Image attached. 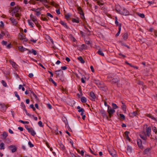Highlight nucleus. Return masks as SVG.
I'll use <instances>...</instances> for the list:
<instances>
[{"label": "nucleus", "mask_w": 157, "mask_h": 157, "mask_svg": "<svg viewBox=\"0 0 157 157\" xmlns=\"http://www.w3.org/2000/svg\"><path fill=\"white\" fill-rule=\"evenodd\" d=\"M32 51L31 53H32L34 55H36L37 54L36 51V50H34L33 49H32Z\"/></svg>", "instance_id": "obj_50"}, {"label": "nucleus", "mask_w": 157, "mask_h": 157, "mask_svg": "<svg viewBox=\"0 0 157 157\" xmlns=\"http://www.w3.org/2000/svg\"><path fill=\"white\" fill-rule=\"evenodd\" d=\"M1 82L2 84L5 87H6L7 86V84L4 81V80H2L1 81Z\"/></svg>", "instance_id": "obj_47"}, {"label": "nucleus", "mask_w": 157, "mask_h": 157, "mask_svg": "<svg viewBox=\"0 0 157 157\" xmlns=\"http://www.w3.org/2000/svg\"><path fill=\"white\" fill-rule=\"evenodd\" d=\"M47 16H49L52 18L53 17V15L49 13H47Z\"/></svg>", "instance_id": "obj_55"}, {"label": "nucleus", "mask_w": 157, "mask_h": 157, "mask_svg": "<svg viewBox=\"0 0 157 157\" xmlns=\"http://www.w3.org/2000/svg\"><path fill=\"white\" fill-rule=\"evenodd\" d=\"M107 112L109 113V117L110 118L113 115V113L115 112V111L114 109H112L111 107L109 106H108Z\"/></svg>", "instance_id": "obj_4"}, {"label": "nucleus", "mask_w": 157, "mask_h": 157, "mask_svg": "<svg viewBox=\"0 0 157 157\" xmlns=\"http://www.w3.org/2000/svg\"><path fill=\"white\" fill-rule=\"evenodd\" d=\"M38 124L39 126L40 127H42L43 126V125L42 124V123L41 121H40L38 122Z\"/></svg>", "instance_id": "obj_51"}, {"label": "nucleus", "mask_w": 157, "mask_h": 157, "mask_svg": "<svg viewBox=\"0 0 157 157\" xmlns=\"http://www.w3.org/2000/svg\"><path fill=\"white\" fill-rule=\"evenodd\" d=\"M1 136L3 137L2 139H5L8 136V133L6 132H4Z\"/></svg>", "instance_id": "obj_13"}, {"label": "nucleus", "mask_w": 157, "mask_h": 157, "mask_svg": "<svg viewBox=\"0 0 157 157\" xmlns=\"http://www.w3.org/2000/svg\"><path fill=\"white\" fill-rule=\"evenodd\" d=\"M11 44H8V45L6 46V48H7L9 49V48H11Z\"/></svg>", "instance_id": "obj_62"}, {"label": "nucleus", "mask_w": 157, "mask_h": 157, "mask_svg": "<svg viewBox=\"0 0 157 157\" xmlns=\"http://www.w3.org/2000/svg\"><path fill=\"white\" fill-rule=\"evenodd\" d=\"M137 143L138 146L141 148L143 147L141 141L140 140H137Z\"/></svg>", "instance_id": "obj_18"}, {"label": "nucleus", "mask_w": 157, "mask_h": 157, "mask_svg": "<svg viewBox=\"0 0 157 157\" xmlns=\"http://www.w3.org/2000/svg\"><path fill=\"white\" fill-rule=\"evenodd\" d=\"M28 132L30 133L31 135L33 136H34L36 134V133L32 128H30L29 129L28 131Z\"/></svg>", "instance_id": "obj_10"}, {"label": "nucleus", "mask_w": 157, "mask_h": 157, "mask_svg": "<svg viewBox=\"0 0 157 157\" xmlns=\"http://www.w3.org/2000/svg\"><path fill=\"white\" fill-rule=\"evenodd\" d=\"M112 105L113 108V109H117L118 108V107L117 105L114 103H112Z\"/></svg>", "instance_id": "obj_39"}, {"label": "nucleus", "mask_w": 157, "mask_h": 157, "mask_svg": "<svg viewBox=\"0 0 157 157\" xmlns=\"http://www.w3.org/2000/svg\"><path fill=\"white\" fill-rule=\"evenodd\" d=\"M132 151V147L130 146H128L127 148L126 153L128 155L130 154Z\"/></svg>", "instance_id": "obj_9"}, {"label": "nucleus", "mask_w": 157, "mask_h": 157, "mask_svg": "<svg viewBox=\"0 0 157 157\" xmlns=\"http://www.w3.org/2000/svg\"><path fill=\"white\" fill-rule=\"evenodd\" d=\"M121 24H119V25L118 27L119 31L116 35V36L117 37L119 36L121 29Z\"/></svg>", "instance_id": "obj_17"}, {"label": "nucleus", "mask_w": 157, "mask_h": 157, "mask_svg": "<svg viewBox=\"0 0 157 157\" xmlns=\"http://www.w3.org/2000/svg\"><path fill=\"white\" fill-rule=\"evenodd\" d=\"M108 151L110 154L112 156V157H117V155L116 154V152L113 149L108 150Z\"/></svg>", "instance_id": "obj_6"}, {"label": "nucleus", "mask_w": 157, "mask_h": 157, "mask_svg": "<svg viewBox=\"0 0 157 157\" xmlns=\"http://www.w3.org/2000/svg\"><path fill=\"white\" fill-rule=\"evenodd\" d=\"M147 116L149 117V118H151L152 119H153V120H155V121H156L155 118V117H153L151 116V115H148Z\"/></svg>", "instance_id": "obj_53"}, {"label": "nucleus", "mask_w": 157, "mask_h": 157, "mask_svg": "<svg viewBox=\"0 0 157 157\" xmlns=\"http://www.w3.org/2000/svg\"><path fill=\"white\" fill-rule=\"evenodd\" d=\"M90 95L92 98L94 99L96 98V96L94 94L92 91H91L90 92Z\"/></svg>", "instance_id": "obj_24"}, {"label": "nucleus", "mask_w": 157, "mask_h": 157, "mask_svg": "<svg viewBox=\"0 0 157 157\" xmlns=\"http://www.w3.org/2000/svg\"><path fill=\"white\" fill-rule=\"evenodd\" d=\"M97 53L99 55L102 56H104V53L101 50L99 49V50L98 51Z\"/></svg>", "instance_id": "obj_30"}, {"label": "nucleus", "mask_w": 157, "mask_h": 157, "mask_svg": "<svg viewBox=\"0 0 157 157\" xmlns=\"http://www.w3.org/2000/svg\"><path fill=\"white\" fill-rule=\"evenodd\" d=\"M47 106L48 107V108L50 109H51L52 108V107L51 105L50 104H48L47 105Z\"/></svg>", "instance_id": "obj_58"}, {"label": "nucleus", "mask_w": 157, "mask_h": 157, "mask_svg": "<svg viewBox=\"0 0 157 157\" xmlns=\"http://www.w3.org/2000/svg\"><path fill=\"white\" fill-rule=\"evenodd\" d=\"M59 148L63 151H64L65 150V148L64 145L62 143H59Z\"/></svg>", "instance_id": "obj_21"}, {"label": "nucleus", "mask_w": 157, "mask_h": 157, "mask_svg": "<svg viewBox=\"0 0 157 157\" xmlns=\"http://www.w3.org/2000/svg\"><path fill=\"white\" fill-rule=\"evenodd\" d=\"M19 10V7L18 6H15V8L13 9V10H12V13H13L12 14L13 16V17L14 16L15 17H17V20H19V19L20 18V16H21L20 14L17 13L18 12Z\"/></svg>", "instance_id": "obj_2"}, {"label": "nucleus", "mask_w": 157, "mask_h": 157, "mask_svg": "<svg viewBox=\"0 0 157 157\" xmlns=\"http://www.w3.org/2000/svg\"><path fill=\"white\" fill-rule=\"evenodd\" d=\"M102 115L104 117H106L107 120H109V117L106 114L105 112H104L102 113Z\"/></svg>", "instance_id": "obj_31"}, {"label": "nucleus", "mask_w": 157, "mask_h": 157, "mask_svg": "<svg viewBox=\"0 0 157 157\" xmlns=\"http://www.w3.org/2000/svg\"><path fill=\"white\" fill-rule=\"evenodd\" d=\"M94 83H95L97 85L99 86L101 85L99 81L95 80L94 81Z\"/></svg>", "instance_id": "obj_44"}, {"label": "nucleus", "mask_w": 157, "mask_h": 157, "mask_svg": "<svg viewBox=\"0 0 157 157\" xmlns=\"http://www.w3.org/2000/svg\"><path fill=\"white\" fill-rule=\"evenodd\" d=\"M18 49L19 51L21 52H24L25 51L27 50V49L23 47L22 46H19L18 47Z\"/></svg>", "instance_id": "obj_12"}, {"label": "nucleus", "mask_w": 157, "mask_h": 157, "mask_svg": "<svg viewBox=\"0 0 157 157\" xmlns=\"http://www.w3.org/2000/svg\"><path fill=\"white\" fill-rule=\"evenodd\" d=\"M55 72L56 75V78L58 77L61 78L62 77H63V72L61 70L56 71H55Z\"/></svg>", "instance_id": "obj_5"}, {"label": "nucleus", "mask_w": 157, "mask_h": 157, "mask_svg": "<svg viewBox=\"0 0 157 157\" xmlns=\"http://www.w3.org/2000/svg\"><path fill=\"white\" fill-rule=\"evenodd\" d=\"M60 23L65 28H66L67 29H68V28L67 25V23L61 20Z\"/></svg>", "instance_id": "obj_15"}, {"label": "nucleus", "mask_w": 157, "mask_h": 157, "mask_svg": "<svg viewBox=\"0 0 157 157\" xmlns=\"http://www.w3.org/2000/svg\"><path fill=\"white\" fill-rule=\"evenodd\" d=\"M122 104L123 105L122 106V109L124 111H126V106H125V104L122 102Z\"/></svg>", "instance_id": "obj_36"}, {"label": "nucleus", "mask_w": 157, "mask_h": 157, "mask_svg": "<svg viewBox=\"0 0 157 157\" xmlns=\"http://www.w3.org/2000/svg\"><path fill=\"white\" fill-rule=\"evenodd\" d=\"M152 129L153 131L155 132V134H157V129L156 127H152Z\"/></svg>", "instance_id": "obj_42"}, {"label": "nucleus", "mask_w": 157, "mask_h": 157, "mask_svg": "<svg viewBox=\"0 0 157 157\" xmlns=\"http://www.w3.org/2000/svg\"><path fill=\"white\" fill-rule=\"evenodd\" d=\"M81 101L82 103H86L87 101L86 98L84 97H82L81 98Z\"/></svg>", "instance_id": "obj_27"}, {"label": "nucleus", "mask_w": 157, "mask_h": 157, "mask_svg": "<svg viewBox=\"0 0 157 157\" xmlns=\"http://www.w3.org/2000/svg\"><path fill=\"white\" fill-rule=\"evenodd\" d=\"M120 6H117L116 7L115 9L116 12L123 15H127L129 14V12L128 10L124 8H121V10H118V7Z\"/></svg>", "instance_id": "obj_1"}, {"label": "nucleus", "mask_w": 157, "mask_h": 157, "mask_svg": "<svg viewBox=\"0 0 157 157\" xmlns=\"http://www.w3.org/2000/svg\"><path fill=\"white\" fill-rule=\"evenodd\" d=\"M33 73H30L29 74V77L30 78H32L33 77Z\"/></svg>", "instance_id": "obj_64"}, {"label": "nucleus", "mask_w": 157, "mask_h": 157, "mask_svg": "<svg viewBox=\"0 0 157 157\" xmlns=\"http://www.w3.org/2000/svg\"><path fill=\"white\" fill-rule=\"evenodd\" d=\"M19 36L20 39L21 40H23L25 39V36L22 33H19Z\"/></svg>", "instance_id": "obj_16"}, {"label": "nucleus", "mask_w": 157, "mask_h": 157, "mask_svg": "<svg viewBox=\"0 0 157 157\" xmlns=\"http://www.w3.org/2000/svg\"><path fill=\"white\" fill-rule=\"evenodd\" d=\"M79 13L80 14V16L81 17V18L83 20L84 19H85V17L84 15V13L83 12V11L82 10H81L80 11H79Z\"/></svg>", "instance_id": "obj_14"}, {"label": "nucleus", "mask_w": 157, "mask_h": 157, "mask_svg": "<svg viewBox=\"0 0 157 157\" xmlns=\"http://www.w3.org/2000/svg\"><path fill=\"white\" fill-rule=\"evenodd\" d=\"M81 48L84 49H86L87 48V46L84 44H82L81 46Z\"/></svg>", "instance_id": "obj_43"}, {"label": "nucleus", "mask_w": 157, "mask_h": 157, "mask_svg": "<svg viewBox=\"0 0 157 157\" xmlns=\"http://www.w3.org/2000/svg\"><path fill=\"white\" fill-rule=\"evenodd\" d=\"M33 95L34 97L36 99V101H39V100L38 99V98L37 96H36V95L35 94V93H33Z\"/></svg>", "instance_id": "obj_46"}, {"label": "nucleus", "mask_w": 157, "mask_h": 157, "mask_svg": "<svg viewBox=\"0 0 157 157\" xmlns=\"http://www.w3.org/2000/svg\"><path fill=\"white\" fill-rule=\"evenodd\" d=\"M21 107H23L24 108V109L25 108V105H24L23 102H21Z\"/></svg>", "instance_id": "obj_56"}, {"label": "nucleus", "mask_w": 157, "mask_h": 157, "mask_svg": "<svg viewBox=\"0 0 157 157\" xmlns=\"http://www.w3.org/2000/svg\"><path fill=\"white\" fill-rule=\"evenodd\" d=\"M96 22L98 23L99 24L102 26H104L105 25L104 23L101 22V20H97V21H96Z\"/></svg>", "instance_id": "obj_33"}, {"label": "nucleus", "mask_w": 157, "mask_h": 157, "mask_svg": "<svg viewBox=\"0 0 157 157\" xmlns=\"http://www.w3.org/2000/svg\"><path fill=\"white\" fill-rule=\"evenodd\" d=\"M28 144L30 147H33L34 146V145L32 144L30 141L29 142Z\"/></svg>", "instance_id": "obj_48"}, {"label": "nucleus", "mask_w": 157, "mask_h": 157, "mask_svg": "<svg viewBox=\"0 0 157 157\" xmlns=\"http://www.w3.org/2000/svg\"><path fill=\"white\" fill-rule=\"evenodd\" d=\"M4 144L3 143H2L0 144V149H4Z\"/></svg>", "instance_id": "obj_40"}, {"label": "nucleus", "mask_w": 157, "mask_h": 157, "mask_svg": "<svg viewBox=\"0 0 157 157\" xmlns=\"http://www.w3.org/2000/svg\"><path fill=\"white\" fill-rule=\"evenodd\" d=\"M77 109H78V112H85L83 108H81L80 106H78L77 108Z\"/></svg>", "instance_id": "obj_20"}, {"label": "nucleus", "mask_w": 157, "mask_h": 157, "mask_svg": "<svg viewBox=\"0 0 157 157\" xmlns=\"http://www.w3.org/2000/svg\"><path fill=\"white\" fill-rule=\"evenodd\" d=\"M67 67L66 66H63L62 67H61V69L63 70H65L67 69Z\"/></svg>", "instance_id": "obj_63"}, {"label": "nucleus", "mask_w": 157, "mask_h": 157, "mask_svg": "<svg viewBox=\"0 0 157 157\" xmlns=\"http://www.w3.org/2000/svg\"><path fill=\"white\" fill-rule=\"evenodd\" d=\"M6 37H8L9 36L8 33L7 32H5V35Z\"/></svg>", "instance_id": "obj_59"}, {"label": "nucleus", "mask_w": 157, "mask_h": 157, "mask_svg": "<svg viewBox=\"0 0 157 157\" xmlns=\"http://www.w3.org/2000/svg\"><path fill=\"white\" fill-rule=\"evenodd\" d=\"M85 43L86 44L88 45L91 44L90 43V40L89 38H86L85 40Z\"/></svg>", "instance_id": "obj_22"}, {"label": "nucleus", "mask_w": 157, "mask_h": 157, "mask_svg": "<svg viewBox=\"0 0 157 157\" xmlns=\"http://www.w3.org/2000/svg\"><path fill=\"white\" fill-rule=\"evenodd\" d=\"M49 81L50 82H52L54 84L55 86H57L56 83L54 81V80L52 78H49Z\"/></svg>", "instance_id": "obj_26"}, {"label": "nucleus", "mask_w": 157, "mask_h": 157, "mask_svg": "<svg viewBox=\"0 0 157 157\" xmlns=\"http://www.w3.org/2000/svg\"><path fill=\"white\" fill-rule=\"evenodd\" d=\"M11 22L12 23V24L14 25H16L17 24V21L16 20H11Z\"/></svg>", "instance_id": "obj_45"}, {"label": "nucleus", "mask_w": 157, "mask_h": 157, "mask_svg": "<svg viewBox=\"0 0 157 157\" xmlns=\"http://www.w3.org/2000/svg\"><path fill=\"white\" fill-rule=\"evenodd\" d=\"M28 23L29 25H30L31 27H33V25L34 23L36 25L37 27L40 28L41 26L38 23V20H28Z\"/></svg>", "instance_id": "obj_3"}, {"label": "nucleus", "mask_w": 157, "mask_h": 157, "mask_svg": "<svg viewBox=\"0 0 157 157\" xmlns=\"http://www.w3.org/2000/svg\"><path fill=\"white\" fill-rule=\"evenodd\" d=\"M7 108V107L6 105H5V104H0V109L3 110L4 111H5Z\"/></svg>", "instance_id": "obj_11"}, {"label": "nucleus", "mask_w": 157, "mask_h": 157, "mask_svg": "<svg viewBox=\"0 0 157 157\" xmlns=\"http://www.w3.org/2000/svg\"><path fill=\"white\" fill-rule=\"evenodd\" d=\"M123 37L124 40H126L128 39V33H124L123 36Z\"/></svg>", "instance_id": "obj_25"}, {"label": "nucleus", "mask_w": 157, "mask_h": 157, "mask_svg": "<svg viewBox=\"0 0 157 157\" xmlns=\"http://www.w3.org/2000/svg\"><path fill=\"white\" fill-rule=\"evenodd\" d=\"M137 14L142 18H144L145 17V15L143 13H137Z\"/></svg>", "instance_id": "obj_29"}, {"label": "nucleus", "mask_w": 157, "mask_h": 157, "mask_svg": "<svg viewBox=\"0 0 157 157\" xmlns=\"http://www.w3.org/2000/svg\"><path fill=\"white\" fill-rule=\"evenodd\" d=\"M7 42L6 41H5L4 40H2V42L1 44L3 45H6L7 44Z\"/></svg>", "instance_id": "obj_49"}, {"label": "nucleus", "mask_w": 157, "mask_h": 157, "mask_svg": "<svg viewBox=\"0 0 157 157\" xmlns=\"http://www.w3.org/2000/svg\"><path fill=\"white\" fill-rule=\"evenodd\" d=\"M77 151L78 153L81 154L82 156H83L84 152L82 150L80 151V150L78 149L77 150Z\"/></svg>", "instance_id": "obj_34"}, {"label": "nucleus", "mask_w": 157, "mask_h": 157, "mask_svg": "<svg viewBox=\"0 0 157 157\" xmlns=\"http://www.w3.org/2000/svg\"><path fill=\"white\" fill-rule=\"evenodd\" d=\"M37 40H34L33 39H32L30 40V41L33 42L35 43H36Z\"/></svg>", "instance_id": "obj_61"}, {"label": "nucleus", "mask_w": 157, "mask_h": 157, "mask_svg": "<svg viewBox=\"0 0 157 157\" xmlns=\"http://www.w3.org/2000/svg\"><path fill=\"white\" fill-rule=\"evenodd\" d=\"M19 122L21 123H22V124H28L29 123V121H23L22 120H19Z\"/></svg>", "instance_id": "obj_41"}, {"label": "nucleus", "mask_w": 157, "mask_h": 157, "mask_svg": "<svg viewBox=\"0 0 157 157\" xmlns=\"http://www.w3.org/2000/svg\"><path fill=\"white\" fill-rule=\"evenodd\" d=\"M8 147L9 149L13 153L15 152L17 150V148L15 146L11 145L10 146Z\"/></svg>", "instance_id": "obj_7"}, {"label": "nucleus", "mask_w": 157, "mask_h": 157, "mask_svg": "<svg viewBox=\"0 0 157 157\" xmlns=\"http://www.w3.org/2000/svg\"><path fill=\"white\" fill-rule=\"evenodd\" d=\"M129 133V132L128 131H126L124 134L125 135V137L128 136V134Z\"/></svg>", "instance_id": "obj_57"}, {"label": "nucleus", "mask_w": 157, "mask_h": 157, "mask_svg": "<svg viewBox=\"0 0 157 157\" xmlns=\"http://www.w3.org/2000/svg\"><path fill=\"white\" fill-rule=\"evenodd\" d=\"M65 18L67 19H68L70 18V15L68 14H66L65 15Z\"/></svg>", "instance_id": "obj_52"}, {"label": "nucleus", "mask_w": 157, "mask_h": 157, "mask_svg": "<svg viewBox=\"0 0 157 157\" xmlns=\"http://www.w3.org/2000/svg\"><path fill=\"white\" fill-rule=\"evenodd\" d=\"M151 128L150 127H147L146 129V135L148 137H149L151 134Z\"/></svg>", "instance_id": "obj_8"}, {"label": "nucleus", "mask_w": 157, "mask_h": 157, "mask_svg": "<svg viewBox=\"0 0 157 157\" xmlns=\"http://www.w3.org/2000/svg\"><path fill=\"white\" fill-rule=\"evenodd\" d=\"M131 115H130V117H134L136 116V115L137 114V113L136 111H133L132 113H130Z\"/></svg>", "instance_id": "obj_19"}, {"label": "nucleus", "mask_w": 157, "mask_h": 157, "mask_svg": "<svg viewBox=\"0 0 157 157\" xmlns=\"http://www.w3.org/2000/svg\"><path fill=\"white\" fill-rule=\"evenodd\" d=\"M144 135L142 136V135H140V137L143 140H146L147 139V135H146L145 132H144Z\"/></svg>", "instance_id": "obj_23"}, {"label": "nucleus", "mask_w": 157, "mask_h": 157, "mask_svg": "<svg viewBox=\"0 0 157 157\" xmlns=\"http://www.w3.org/2000/svg\"><path fill=\"white\" fill-rule=\"evenodd\" d=\"M150 150L151 149L150 148H147L144 150V152L145 154H147L150 152Z\"/></svg>", "instance_id": "obj_32"}, {"label": "nucleus", "mask_w": 157, "mask_h": 157, "mask_svg": "<svg viewBox=\"0 0 157 157\" xmlns=\"http://www.w3.org/2000/svg\"><path fill=\"white\" fill-rule=\"evenodd\" d=\"M48 72L51 75H50V77H52L53 76V74L52 73L51 71H48Z\"/></svg>", "instance_id": "obj_60"}, {"label": "nucleus", "mask_w": 157, "mask_h": 157, "mask_svg": "<svg viewBox=\"0 0 157 157\" xmlns=\"http://www.w3.org/2000/svg\"><path fill=\"white\" fill-rule=\"evenodd\" d=\"M10 62L11 64L13 67L14 68L17 67V65L16 64V63L13 62L11 61V62L10 60Z\"/></svg>", "instance_id": "obj_38"}, {"label": "nucleus", "mask_w": 157, "mask_h": 157, "mask_svg": "<svg viewBox=\"0 0 157 157\" xmlns=\"http://www.w3.org/2000/svg\"><path fill=\"white\" fill-rule=\"evenodd\" d=\"M1 24L0 25V27L2 28L4 26V24L2 21L0 22Z\"/></svg>", "instance_id": "obj_54"}, {"label": "nucleus", "mask_w": 157, "mask_h": 157, "mask_svg": "<svg viewBox=\"0 0 157 157\" xmlns=\"http://www.w3.org/2000/svg\"><path fill=\"white\" fill-rule=\"evenodd\" d=\"M14 94H15V96L18 99V100H19V101H20V98L18 94L17 93V92L15 91L14 92Z\"/></svg>", "instance_id": "obj_37"}, {"label": "nucleus", "mask_w": 157, "mask_h": 157, "mask_svg": "<svg viewBox=\"0 0 157 157\" xmlns=\"http://www.w3.org/2000/svg\"><path fill=\"white\" fill-rule=\"evenodd\" d=\"M78 59L79 60L80 62L82 63H85L84 60L82 58L81 56H80L78 58Z\"/></svg>", "instance_id": "obj_28"}, {"label": "nucleus", "mask_w": 157, "mask_h": 157, "mask_svg": "<svg viewBox=\"0 0 157 157\" xmlns=\"http://www.w3.org/2000/svg\"><path fill=\"white\" fill-rule=\"evenodd\" d=\"M119 116L121 119L124 120H125V117L124 114L120 113L119 114Z\"/></svg>", "instance_id": "obj_35"}]
</instances>
